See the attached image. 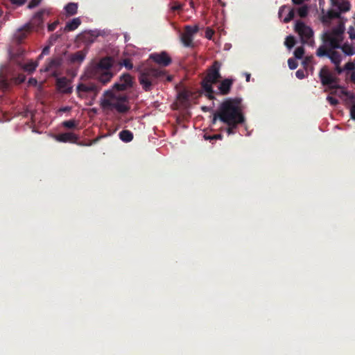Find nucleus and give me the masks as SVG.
Returning a JSON list of instances; mask_svg holds the SVG:
<instances>
[{
    "instance_id": "nucleus-32",
    "label": "nucleus",
    "mask_w": 355,
    "mask_h": 355,
    "mask_svg": "<svg viewBox=\"0 0 355 355\" xmlns=\"http://www.w3.org/2000/svg\"><path fill=\"white\" fill-rule=\"evenodd\" d=\"M313 60V55L306 56V57L304 58V59L302 61V64L303 67L305 69L306 71H308L309 67L310 65H312Z\"/></svg>"
},
{
    "instance_id": "nucleus-17",
    "label": "nucleus",
    "mask_w": 355,
    "mask_h": 355,
    "mask_svg": "<svg viewBox=\"0 0 355 355\" xmlns=\"http://www.w3.org/2000/svg\"><path fill=\"white\" fill-rule=\"evenodd\" d=\"M97 36L98 35L94 31H85L79 34L78 35V40L89 44L93 43Z\"/></svg>"
},
{
    "instance_id": "nucleus-31",
    "label": "nucleus",
    "mask_w": 355,
    "mask_h": 355,
    "mask_svg": "<svg viewBox=\"0 0 355 355\" xmlns=\"http://www.w3.org/2000/svg\"><path fill=\"white\" fill-rule=\"evenodd\" d=\"M343 53L348 55H352L354 53V49L352 46L347 44H345L343 46L340 45V48Z\"/></svg>"
},
{
    "instance_id": "nucleus-57",
    "label": "nucleus",
    "mask_w": 355,
    "mask_h": 355,
    "mask_svg": "<svg viewBox=\"0 0 355 355\" xmlns=\"http://www.w3.org/2000/svg\"><path fill=\"white\" fill-rule=\"evenodd\" d=\"M58 37V35H52L50 37L51 40L55 41L57 38Z\"/></svg>"
},
{
    "instance_id": "nucleus-61",
    "label": "nucleus",
    "mask_w": 355,
    "mask_h": 355,
    "mask_svg": "<svg viewBox=\"0 0 355 355\" xmlns=\"http://www.w3.org/2000/svg\"><path fill=\"white\" fill-rule=\"evenodd\" d=\"M44 55H42V53L38 56V59H42Z\"/></svg>"
},
{
    "instance_id": "nucleus-60",
    "label": "nucleus",
    "mask_w": 355,
    "mask_h": 355,
    "mask_svg": "<svg viewBox=\"0 0 355 355\" xmlns=\"http://www.w3.org/2000/svg\"><path fill=\"white\" fill-rule=\"evenodd\" d=\"M202 110L203 111H207V110H209V108H208L207 107H202Z\"/></svg>"
},
{
    "instance_id": "nucleus-40",
    "label": "nucleus",
    "mask_w": 355,
    "mask_h": 355,
    "mask_svg": "<svg viewBox=\"0 0 355 355\" xmlns=\"http://www.w3.org/2000/svg\"><path fill=\"white\" fill-rule=\"evenodd\" d=\"M97 141H98V139H96L90 141L89 143H86L84 141H78V140H77V142L75 144L78 146H92L94 144H95Z\"/></svg>"
},
{
    "instance_id": "nucleus-38",
    "label": "nucleus",
    "mask_w": 355,
    "mask_h": 355,
    "mask_svg": "<svg viewBox=\"0 0 355 355\" xmlns=\"http://www.w3.org/2000/svg\"><path fill=\"white\" fill-rule=\"evenodd\" d=\"M288 67L291 69L293 70V69H295L297 67L298 63H297V62L295 59L289 58L288 60Z\"/></svg>"
},
{
    "instance_id": "nucleus-25",
    "label": "nucleus",
    "mask_w": 355,
    "mask_h": 355,
    "mask_svg": "<svg viewBox=\"0 0 355 355\" xmlns=\"http://www.w3.org/2000/svg\"><path fill=\"white\" fill-rule=\"evenodd\" d=\"M119 138L124 142H130L133 139V133L128 130H123L119 132Z\"/></svg>"
},
{
    "instance_id": "nucleus-2",
    "label": "nucleus",
    "mask_w": 355,
    "mask_h": 355,
    "mask_svg": "<svg viewBox=\"0 0 355 355\" xmlns=\"http://www.w3.org/2000/svg\"><path fill=\"white\" fill-rule=\"evenodd\" d=\"M241 101L238 98L224 101L214 114L213 123H215L217 119L224 123L245 122V116L240 107Z\"/></svg>"
},
{
    "instance_id": "nucleus-53",
    "label": "nucleus",
    "mask_w": 355,
    "mask_h": 355,
    "mask_svg": "<svg viewBox=\"0 0 355 355\" xmlns=\"http://www.w3.org/2000/svg\"><path fill=\"white\" fill-rule=\"evenodd\" d=\"M70 110H71V107H68V106L62 107L59 109V112H67Z\"/></svg>"
},
{
    "instance_id": "nucleus-27",
    "label": "nucleus",
    "mask_w": 355,
    "mask_h": 355,
    "mask_svg": "<svg viewBox=\"0 0 355 355\" xmlns=\"http://www.w3.org/2000/svg\"><path fill=\"white\" fill-rule=\"evenodd\" d=\"M37 65L38 64L37 62L30 61L26 64H24L22 66V68L24 71L32 73L36 69Z\"/></svg>"
},
{
    "instance_id": "nucleus-29",
    "label": "nucleus",
    "mask_w": 355,
    "mask_h": 355,
    "mask_svg": "<svg viewBox=\"0 0 355 355\" xmlns=\"http://www.w3.org/2000/svg\"><path fill=\"white\" fill-rule=\"evenodd\" d=\"M295 39L293 36H287L285 39L284 45L288 49H291L295 44Z\"/></svg>"
},
{
    "instance_id": "nucleus-15",
    "label": "nucleus",
    "mask_w": 355,
    "mask_h": 355,
    "mask_svg": "<svg viewBox=\"0 0 355 355\" xmlns=\"http://www.w3.org/2000/svg\"><path fill=\"white\" fill-rule=\"evenodd\" d=\"M57 89L63 94H71L73 88L70 86V82L66 77L58 78L56 80Z\"/></svg>"
},
{
    "instance_id": "nucleus-24",
    "label": "nucleus",
    "mask_w": 355,
    "mask_h": 355,
    "mask_svg": "<svg viewBox=\"0 0 355 355\" xmlns=\"http://www.w3.org/2000/svg\"><path fill=\"white\" fill-rule=\"evenodd\" d=\"M85 58V53L82 51H79L70 55V61L72 63L82 62Z\"/></svg>"
},
{
    "instance_id": "nucleus-3",
    "label": "nucleus",
    "mask_w": 355,
    "mask_h": 355,
    "mask_svg": "<svg viewBox=\"0 0 355 355\" xmlns=\"http://www.w3.org/2000/svg\"><path fill=\"white\" fill-rule=\"evenodd\" d=\"M165 77L168 81L172 80V76H166L165 70L155 67H145L139 71V82L144 91L150 92L159 80H163Z\"/></svg>"
},
{
    "instance_id": "nucleus-9",
    "label": "nucleus",
    "mask_w": 355,
    "mask_h": 355,
    "mask_svg": "<svg viewBox=\"0 0 355 355\" xmlns=\"http://www.w3.org/2000/svg\"><path fill=\"white\" fill-rule=\"evenodd\" d=\"M15 73V69L9 65H4L0 69V89L6 90L12 84V80Z\"/></svg>"
},
{
    "instance_id": "nucleus-42",
    "label": "nucleus",
    "mask_w": 355,
    "mask_h": 355,
    "mask_svg": "<svg viewBox=\"0 0 355 355\" xmlns=\"http://www.w3.org/2000/svg\"><path fill=\"white\" fill-rule=\"evenodd\" d=\"M327 101L331 105H336L338 104V100L336 98H334L332 96H328L327 98Z\"/></svg>"
},
{
    "instance_id": "nucleus-44",
    "label": "nucleus",
    "mask_w": 355,
    "mask_h": 355,
    "mask_svg": "<svg viewBox=\"0 0 355 355\" xmlns=\"http://www.w3.org/2000/svg\"><path fill=\"white\" fill-rule=\"evenodd\" d=\"M345 69L347 71H352V72L355 69V64L351 62L346 63L345 65Z\"/></svg>"
},
{
    "instance_id": "nucleus-54",
    "label": "nucleus",
    "mask_w": 355,
    "mask_h": 355,
    "mask_svg": "<svg viewBox=\"0 0 355 355\" xmlns=\"http://www.w3.org/2000/svg\"><path fill=\"white\" fill-rule=\"evenodd\" d=\"M350 80L352 83H355V71H353L350 75Z\"/></svg>"
},
{
    "instance_id": "nucleus-23",
    "label": "nucleus",
    "mask_w": 355,
    "mask_h": 355,
    "mask_svg": "<svg viewBox=\"0 0 355 355\" xmlns=\"http://www.w3.org/2000/svg\"><path fill=\"white\" fill-rule=\"evenodd\" d=\"M328 57L335 65H340L341 62L340 54L334 50L329 49Z\"/></svg>"
},
{
    "instance_id": "nucleus-22",
    "label": "nucleus",
    "mask_w": 355,
    "mask_h": 355,
    "mask_svg": "<svg viewBox=\"0 0 355 355\" xmlns=\"http://www.w3.org/2000/svg\"><path fill=\"white\" fill-rule=\"evenodd\" d=\"M288 10V15L284 19V23L289 22L291 19H293L295 17V10L294 9H290L289 8L286 7V6H282L279 10V15L280 17L282 16L284 12Z\"/></svg>"
},
{
    "instance_id": "nucleus-12",
    "label": "nucleus",
    "mask_w": 355,
    "mask_h": 355,
    "mask_svg": "<svg viewBox=\"0 0 355 355\" xmlns=\"http://www.w3.org/2000/svg\"><path fill=\"white\" fill-rule=\"evenodd\" d=\"M101 89V87H98L97 85L93 83H80L77 86L76 92L78 96L80 98L83 97V93L93 92L96 95Z\"/></svg>"
},
{
    "instance_id": "nucleus-4",
    "label": "nucleus",
    "mask_w": 355,
    "mask_h": 355,
    "mask_svg": "<svg viewBox=\"0 0 355 355\" xmlns=\"http://www.w3.org/2000/svg\"><path fill=\"white\" fill-rule=\"evenodd\" d=\"M220 67L221 63L219 61L215 60L207 69V75L201 82V87L206 93L205 96L210 100L214 99V92L212 85L217 83L221 78Z\"/></svg>"
},
{
    "instance_id": "nucleus-18",
    "label": "nucleus",
    "mask_w": 355,
    "mask_h": 355,
    "mask_svg": "<svg viewBox=\"0 0 355 355\" xmlns=\"http://www.w3.org/2000/svg\"><path fill=\"white\" fill-rule=\"evenodd\" d=\"M234 83L232 78H225L222 80L218 86V90L222 95H227L231 90Z\"/></svg>"
},
{
    "instance_id": "nucleus-50",
    "label": "nucleus",
    "mask_w": 355,
    "mask_h": 355,
    "mask_svg": "<svg viewBox=\"0 0 355 355\" xmlns=\"http://www.w3.org/2000/svg\"><path fill=\"white\" fill-rule=\"evenodd\" d=\"M350 115L351 118L355 120V104L352 105L350 108Z\"/></svg>"
},
{
    "instance_id": "nucleus-8",
    "label": "nucleus",
    "mask_w": 355,
    "mask_h": 355,
    "mask_svg": "<svg viewBox=\"0 0 355 355\" xmlns=\"http://www.w3.org/2000/svg\"><path fill=\"white\" fill-rule=\"evenodd\" d=\"M343 31V26H339L338 28L333 29L330 34L325 36L324 42L329 43L330 49L334 50L340 48Z\"/></svg>"
},
{
    "instance_id": "nucleus-45",
    "label": "nucleus",
    "mask_w": 355,
    "mask_h": 355,
    "mask_svg": "<svg viewBox=\"0 0 355 355\" xmlns=\"http://www.w3.org/2000/svg\"><path fill=\"white\" fill-rule=\"evenodd\" d=\"M206 139H210V140H216V139H222L223 135L220 134H216L212 136H205Z\"/></svg>"
},
{
    "instance_id": "nucleus-10",
    "label": "nucleus",
    "mask_w": 355,
    "mask_h": 355,
    "mask_svg": "<svg viewBox=\"0 0 355 355\" xmlns=\"http://www.w3.org/2000/svg\"><path fill=\"white\" fill-rule=\"evenodd\" d=\"M319 78L323 86H329L330 89H336L339 87L336 85L338 78L334 76L327 67H322L319 72Z\"/></svg>"
},
{
    "instance_id": "nucleus-13",
    "label": "nucleus",
    "mask_w": 355,
    "mask_h": 355,
    "mask_svg": "<svg viewBox=\"0 0 355 355\" xmlns=\"http://www.w3.org/2000/svg\"><path fill=\"white\" fill-rule=\"evenodd\" d=\"M149 58L155 63L162 67H167L171 64L172 60L168 53L165 51H162L159 53H151Z\"/></svg>"
},
{
    "instance_id": "nucleus-43",
    "label": "nucleus",
    "mask_w": 355,
    "mask_h": 355,
    "mask_svg": "<svg viewBox=\"0 0 355 355\" xmlns=\"http://www.w3.org/2000/svg\"><path fill=\"white\" fill-rule=\"evenodd\" d=\"M58 24H59V21L57 20V21L53 22L52 24H49L48 25V28H48V31L49 32L53 31L56 28V27L58 26Z\"/></svg>"
},
{
    "instance_id": "nucleus-21",
    "label": "nucleus",
    "mask_w": 355,
    "mask_h": 355,
    "mask_svg": "<svg viewBox=\"0 0 355 355\" xmlns=\"http://www.w3.org/2000/svg\"><path fill=\"white\" fill-rule=\"evenodd\" d=\"M334 6H336L338 9V11L340 12H344L349 11L351 8V5L347 1H332Z\"/></svg>"
},
{
    "instance_id": "nucleus-16",
    "label": "nucleus",
    "mask_w": 355,
    "mask_h": 355,
    "mask_svg": "<svg viewBox=\"0 0 355 355\" xmlns=\"http://www.w3.org/2000/svg\"><path fill=\"white\" fill-rule=\"evenodd\" d=\"M56 141L62 143H71L74 144L77 142L78 140V137L73 132H64L60 133L55 137Z\"/></svg>"
},
{
    "instance_id": "nucleus-48",
    "label": "nucleus",
    "mask_w": 355,
    "mask_h": 355,
    "mask_svg": "<svg viewBox=\"0 0 355 355\" xmlns=\"http://www.w3.org/2000/svg\"><path fill=\"white\" fill-rule=\"evenodd\" d=\"M12 4L17 5L18 6H22L25 3L26 0H10Z\"/></svg>"
},
{
    "instance_id": "nucleus-1",
    "label": "nucleus",
    "mask_w": 355,
    "mask_h": 355,
    "mask_svg": "<svg viewBox=\"0 0 355 355\" xmlns=\"http://www.w3.org/2000/svg\"><path fill=\"white\" fill-rule=\"evenodd\" d=\"M132 85V78L129 73H123L120 76L119 80L112 86V89H107L101 99V105L103 109H115L119 113H125L130 110L126 104L128 96L125 94H116L114 90L124 91Z\"/></svg>"
},
{
    "instance_id": "nucleus-7",
    "label": "nucleus",
    "mask_w": 355,
    "mask_h": 355,
    "mask_svg": "<svg viewBox=\"0 0 355 355\" xmlns=\"http://www.w3.org/2000/svg\"><path fill=\"white\" fill-rule=\"evenodd\" d=\"M295 31L300 35L303 44L313 45V31L309 26L301 21H297L295 24Z\"/></svg>"
},
{
    "instance_id": "nucleus-26",
    "label": "nucleus",
    "mask_w": 355,
    "mask_h": 355,
    "mask_svg": "<svg viewBox=\"0 0 355 355\" xmlns=\"http://www.w3.org/2000/svg\"><path fill=\"white\" fill-rule=\"evenodd\" d=\"M64 10L69 16H73L77 13L78 3H69L64 6Z\"/></svg>"
},
{
    "instance_id": "nucleus-52",
    "label": "nucleus",
    "mask_w": 355,
    "mask_h": 355,
    "mask_svg": "<svg viewBox=\"0 0 355 355\" xmlns=\"http://www.w3.org/2000/svg\"><path fill=\"white\" fill-rule=\"evenodd\" d=\"M28 84L35 86L37 84V80L35 78H31L28 80Z\"/></svg>"
},
{
    "instance_id": "nucleus-56",
    "label": "nucleus",
    "mask_w": 355,
    "mask_h": 355,
    "mask_svg": "<svg viewBox=\"0 0 355 355\" xmlns=\"http://www.w3.org/2000/svg\"><path fill=\"white\" fill-rule=\"evenodd\" d=\"M292 1L294 4L300 5L304 1V0H292Z\"/></svg>"
},
{
    "instance_id": "nucleus-39",
    "label": "nucleus",
    "mask_w": 355,
    "mask_h": 355,
    "mask_svg": "<svg viewBox=\"0 0 355 355\" xmlns=\"http://www.w3.org/2000/svg\"><path fill=\"white\" fill-rule=\"evenodd\" d=\"M122 65H123L127 69L130 70L133 68V64L129 58H125L123 60Z\"/></svg>"
},
{
    "instance_id": "nucleus-47",
    "label": "nucleus",
    "mask_w": 355,
    "mask_h": 355,
    "mask_svg": "<svg viewBox=\"0 0 355 355\" xmlns=\"http://www.w3.org/2000/svg\"><path fill=\"white\" fill-rule=\"evenodd\" d=\"M348 34L349 35V38L352 40L355 39V29L354 27L351 26L349 27L348 30Z\"/></svg>"
},
{
    "instance_id": "nucleus-28",
    "label": "nucleus",
    "mask_w": 355,
    "mask_h": 355,
    "mask_svg": "<svg viewBox=\"0 0 355 355\" xmlns=\"http://www.w3.org/2000/svg\"><path fill=\"white\" fill-rule=\"evenodd\" d=\"M244 122H235L234 123H225V124L227 125V128H226L227 135H234L236 132L235 130L237 128L238 125L242 124Z\"/></svg>"
},
{
    "instance_id": "nucleus-55",
    "label": "nucleus",
    "mask_w": 355,
    "mask_h": 355,
    "mask_svg": "<svg viewBox=\"0 0 355 355\" xmlns=\"http://www.w3.org/2000/svg\"><path fill=\"white\" fill-rule=\"evenodd\" d=\"M336 70L338 74L341 73L343 71V69L341 67H340L339 65H336Z\"/></svg>"
},
{
    "instance_id": "nucleus-59",
    "label": "nucleus",
    "mask_w": 355,
    "mask_h": 355,
    "mask_svg": "<svg viewBox=\"0 0 355 355\" xmlns=\"http://www.w3.org/2000/svg\"><path fill=\"white\" fill-rule=\"evenodd\" d=\"M250 73H247L246 74V81L249 82L250 81Z\"/></svg>"
},
{
    "instance_id": "nucleus-30",
    "label": "nucleus",
    "mask_w": 355,
    "mask_h": 355,
    "mask_svg": "<svg viewBox=\"0 0 355 355\" xmlns=\"http://www.w3.org/2000/svg\"><path fill=\"white\" fill-rule=\"evenodd\" d=\"M12 80V83L15 84H21L24 83L26 80V76L24 74H18L17 76H15V73L12 78H10Z\"/></svg>"
},
{
    "instance_id": "nucleus-35",
    "label": "nucleus",
    "mask_w": 355,
    "mask_h": 355,
    "mask_svg": "<svg viewBox=\"0 0 355 355\" xmlns=\"http://www.w3.org/2000/svg\"><path fill=\"white\" fill-rule=\"evenodd\" d=\"M304 54V49L302 46H299L295 49L294 55L297 59H301Z\"/></svg>"
},
{
    "instance_id": "nucleus-14",
    "label": "nucleus",
    "mask_w": 355,
    "mask_h": 355,
    "mask_svg": "<svg viewBox=\"0 0 355 355\" xmlns=\"http://www.w3.org/2000/svg\"><path fill=\"white\" fill-rule=\"evenodd\" d=\"M62 63L63 59L61 56H57L51 58L47 62L44 69V71H53L52 76L53 77H57L58 76L57 71L62 66Z\"/></svg>"
},
{
    "instance_id": "nucleus-46",
    "label": "nucleus",
    "mask_w": 355,
    "mask_h": 355,
    "mask_svg": "<svg viewBox=\"0 0 355 355\" xmlns=\"http://www.w3.org/2000/svg\"><path fill=\"white\" fill-rule=\"evenodd\" d=\"M295 75L296 77L299 79H303L306 76V74L304 73V71L302 69L297 70L295 73Z\"/></svg>"
},
{
    "instance_id": "nucleus-58",
    "label": "nucleus",
    "mask_w": 355,
    "mask_h": 355,
    "mask_svg": "<svg viewBox=\"0 0 355 355\" xmlns=\"http://www.w3.org/2000/svg\"><path fill=\"white\" fill-rule=\"evenodd\" d=\"M313 69H314V67H313V65H310V66L309 67L308 70L311 71V73H313Z\"/></svg>"
},
{
    "instance_id": "nucleus-36",
    "label": "nucleus",
    "mask_w": 355,
    "mask_h": 355,
    "mask_svg": "<svg viewBox=\"0 0 355 355\" xmlns=\"http://www.w3.org/2000/svg\"><path fill=\"white\" fill-rule=\"evenodd\" d=\"M297 12L300 17H306L308 15V8L306 6H301L298 8Z\"/></svg>"
},
{
    "instance_id": "nucleus-33",
    "label": "nucleus",
    "mask_w": 355,
    "mask_h": 355,
    "mask_svg": "<svg viewBox=\"0 0 355 355\" xmlns=\"http://www.w3.org/2000/svg\"><path fill=\"white\" fill-rule=\"evenodd\" d=\"M62 124L64 128L72 129L77 126L78 123L74 119H71L69 121H64Z\"/></svg>"
},
{
    "instance_id": "nucleus-5",
    "label": "nucleus",
    "mask_w": 355,
    "mask_h": 355,
    "mask_svg": "<svg viewBox=\"0 0 355 355\" xmlns=\"http://www.w3.org/2000/svg\"><path fill=\"white\" fill-rule=\"evenodd\" d=\"M113 60L110 57L102 58L90 72V76L105 85L112 80L114 73L111 71Z\"/></svg>"
},
{
    "instance_id": "nucleus-6",
    "label": "nucleus",
    "mask_w": 355,
    "mask_h": 355,
    "mask_svg": "<svg viewBox=\"0 0 355 355\" xmlns=\"http://www.w3.org/2000/svg\"><path fill=\"white\" fill-rule=\"evenodd\" d=\"M51 13L50 10L43 8L37 12L32 17L31 21L24 26L26 31H40L44 28V16H49Z\"/></svg>"
},
{
    "instance_id": "nucleus-11",
    "label": "nucleus",
    "mask_w": 355,
    "mask_h": 355,
    "mask_svg": "<svg viewBox=\"0 0 355 355\" xmlns=\"http://www.w3.org/2000/svg\"><path fill=\"white\" fill-rule=\"evenodd\" d=\"M199 31V27L198 25L192 26H186L184 27V31L181 35V42L186 47H193V36L196 33H197Z\"/></svg>"
},
{
    "instance_id": "nucleus-37",
    "label": "nucleus",
    "mask_w": 355,
    "mask_h": 355,
    "mask_svg": "<svg viewBox=\"0 0 355 355\" xmlns=\"http://www.w3.org/2000/svg\"><path fill=\"white\" fill-rule=\"evenodd\" d=\"M183 6L184 5L182 3L175 1L171 7V10L173 12L181 10L183 8Z\"/></svg>"
},
{
    "instance_id": "nucleus-62",
    "label": "nucleus",
    "mask_w": 355,
    "mask_h": 355,
    "mask_svg": "<svg viewBox=\"0 0 355 355\" xmlns=\"http://www.w3.org/2000/svg\"><path fill=\"white\" fill-rule=\"evenodd\" d=\"M2 14H3V10L1 8H0V17L2 15Z\"/></svg>"
},
{
    "instance_id": "nucleus-51",
    "label": "nucleus",
    "mask_w": 355,
    "mask_h": 355,
    "mask_svg": "<svg viewBox=\"0 0 355 355\" xmlns=\"http://www.w3.org/2000/svg\"><path fill=\"white\" fill-rule=\"evenodd\" d=\"M50 52V47L49 46H45L43 49H42V55H48Z\"/></svg>"
},
{
    "instance_id": "nucleus-20",
    "label": "nucleus",
    "mask_w": 355,
    "mask_h": 355,
    "mask_svg": "<svg viewBox=\"0 0 355 355\" xmlns=\"http://www.w3.org/2000/svg\"><path fill=\"white\" fill-rule=\"evenodd\" d=\"M81 24V20L79 17L73 18L66 24L64 28L65 32L73 31L76 30Z\"/></svg>"
},
{
    "instance_id": "nucleus-34",
    "label": "nucleus",
    "mask_w": 355,
    "mask_h": 355,
    "mask_svg": "<svg viewBox=\"0 0 355 355\" xmlns=\"http://www.w3.org/2000/svg\"><path fill=\"white\" fill-rule=\"evenodd\" d=\"M329 49H326L324 46H320L316 51V55L318 57L327 56L329 55Z\"/></svg>"
},
{
    "instance_id": "nucleus-41",
    "label": "nucleus",
    "mask_w": 355,
    "mask_h": 355,
    "mask_svg": "<svg viewBox=\"0 0 355 355\" xmlns=\"http://www.w3.org/2000/svg\"><path fill=\"white\" fill-rule=\"evenodd\" d=\"M42 1V0H31L28 4L27 8L28 9H33L39 6Z\"/></svg>"
},
{
    "instance_id": "nucleus-19",
    "label": "nucleus",
    "mask_w": 355,
    "mask_h": 355,
    "mask_svg": "<svg viewBox=\"0 0 355 355\" xmlns=\"http://www.w3.org/2000/svg\"><path fill=\"white\" fill-rule=\"evenodd\" d=\"M340 13L338 10L332 9L329 10L326 15L322 16V21L324 24H327L334 19L340 18Z\"/></svg>"
},
{
    "instance_id": "nucleus-49",
    "label": "nucleus",
    "mask_w": 355,
    "mask_h": 355,
    "mask_svg": "<svg viewBox=\"0 0 355 355\" xmlns=\"http://www.w3.org/2000/svg\"><path fill=\"white\" fill-rule=\"evenodd\" d=\"M214 33V32L211 29L208 28L205 32L206 37L210 40Z\"/></svg>"
}]
</instances>
